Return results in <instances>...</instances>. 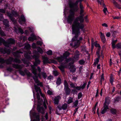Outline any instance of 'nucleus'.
<instances>
[{
	"mask_svg": "<svg viewBox=\"0 0 121 121\" xmlns=\"http://www.w3.org/2000/svg\"><path fill=\"white\" fill-rule=\"evenodd\" d=\"M75 3L71 2L70 1L69 5L71 9L70 11V14L67 18V21L69 23L71 24L73 21L74 19V12L78 9V4L79 1H81L83 0H78Z\"/></svg>",
	"mask_w": 121,
	"mask_h": 121,
	"instance_id": "obj_1",
	"label": "nucleus"
},
{
	"mask_svg": "<svg viewBox=\"0 0 121 121\" xmlns=\"http://www.w3.org/2000/svg\"><path fill=\"white\" fill-rule=\"evenodd\" d=\"M72 34H75L74 37L72 39V43H70L71 46L76 48L78 47L80 45L81 42L78 40V37L80 34V28L79 27H73L72 26Z\"/></svg>",
	"mask_w": 121,
	"mask_h": 121,
	"instance_id": "obj_2",
	"label": "nucleus"
},
{
	"mask_svg": "<svg viewBox=\"0 0 121 121\" xmlns=\"http://www.w3.org/2000/svg\"><path fill=\"white\" fill-rule=\"evenodd\" d=\"M84 12V9H81L80 13L81 15L75 18L73 22L72 26H73V27H79L80 29L83 30L84 27V24L82 23H83L84 21L83 18L84 15L82 14Z\"/></svg>",
	"mask_w": 121,
	"mask_h": 121,
	"instance_id": "obj_3",
	"label": "nucleus"
},
{
	"mask_svg": "<svg viewBox=\"0 0 121 121\" xmlns=\"http://www.w3.org/2000/svg\"><path fill=\"white\" fill-rule=\"evenodd\" d=\"M70 54L69 52L66 51L63 54V56H61V71L62 72L64 71V68L66 67V64L71 59L70 58L68 59L66 58Z\"/></svg>",
	"mask_w": 121,
	"mask_h": 121,
	"instance_id": "obj_4",
	"label": "nucleus"
},
{
	"mask_svg": "<svg viewBox=\"0 0 121 121\" xmlns=\"http://www.w3.org/2000/svg\"><path fill=\"white\" fill-rule=\"evenodd\" d=\"M31 67L32 68V72L34 75V76L33 77V78L35 82L37 84L38 86H39L41 87L43 86V85L42 82H40L38 79V77L37 76V69H36L35 66L33 65H31Z\"/></svg>",
	"mask_w": 121,
	"mask_h": 121,
	"instance_id": "obj_5",
	"label": "nucleus"
},
{
	"mask_svg": "<svg viewBox=\"0 0 121 121\" xmlns=\"http://www.w3.org/2000/svg\"><path fill=\"white\" fill-rule=\"evenodd\" d=\"M7 41L8 42H6L3 39L0 38V45L3 43L5 46L7 48L9 47L11 44H13L15 42L14 40L12 38L8 39Z\"/></svg>",
	"mask_w": 121,
	"mask_h": 121,
	"instance_id": "obj_6",
	"label": "nucleus"
},
{
	"mask_svg": "<svg viewBox=\"0 0 121 121\" xmlns=\"http://www.w3.org/2000/svg\"><path fill=\"white\" fill-rule=\"evenodd\" d=\"M7 13L8 16L10 18L11 20L12 21L15 23L16 22V20L13 18V16L16 17L18 15V13L16 11H12L11 13L9 12H7Z\"/></svg>",
	"mask_w": 121,
	"mask_h": 121,
	"instance_id": "obj_7",
	"label": "nucleus"
},
{
	"mask_svg": "<svg viewBox=\"0 0 121 121\" xmlns=\"http://www.w3.org/2000/svg\"><path fill=\"white\" fill-rule=\"evenodd\" d=\"M97 2L100 5H102L104 8L103 11L104 13L105 14H106V12H108L107 9L105 7V5L104 3V1L103 0H100V1L99 0H96Z\"/></svg>",
	"mask_w": 121,
	"mask_h": 121,
	"instance_id": "obj_8",
	"label": "nucleus"
},
{
	"mask_svg": "<svg viewBox=\"0 0 121 121\" xmlns=\"http://www.w3.org/2000/svg\"><path fill=\"white\" fill-rule=\"evenodd\" d=\"M33 57L35 58V61L34 63V65L35 66H37L39 64L41 61L39 59V56H36V55H34Z\"/></svg>",
	"mask_w": 121,
	"mask_h": 121,
	"instance_id": "obj_9",
	"label": "nucleus"
},
{
	"mask_svg": "<svg viewBox=\"0 0 121 121\" xmlns=\"http://www.w3.org/2000/svg\"><path fill=\"white\" fill-rule=\"evenodd\" d=\"M19 71L20 74L23 76L25 75L26 74L28 77H30L31 75V74L26 69L24 70V72L21 71V69H19Z\"/></svg>",
	"mask_w": 121,
	"mask_h": 121,
	"instance_id": "obj_10",
	"label": "nucleus"
},
{
	"mask_svg": "<svg viewBox=\"0 0 121 121\" xmlns=\"http://www.w3.org/2000/svg\"><path fill=\"white\" fill-rule=\"evenodd\" d=\"M0 51L4 54L6 53L7 54H9L11 50L10 49H8L7 48H0Z\"/></svg>",
	"mask_w": 121,
	"mask_h": 121,
	"instance_id": "obj_11",
	"label": "nucleus"
},
{
	"mask_svg": "<svg viewBox=\"0 0 121 121\" xmlns=\"http://www.w3.org/2000/svg\"><path fill=\"white\" fill-rule=\"evenodd\" d=\"M107 103H104V109L102 110L101 112V113L102 114H103L104 113L107 111V109H108L109 108L108 107V105Z\"/></svg>",
	"mask_w": 121,
	"mask_h": 121,
	"instance_id": "obj_12",
	"label": "nucleus"
},
{
	"mask_svg": "<svg viewBox=\"0 0 121 121\" xmlns=\"http://www.w3.org/2000/svg\"><path fill=\"white\" fill-rule=\"evenodd\" d=\"M73 62H70L69 64V65L70 66L69 69L71 72L72 73L76 71V69L75 68V66L73 65H71V64H73Z\"/></svg>",
	"mask_w": 121,
	"mask_h": 121,
	"instance_id": "obj_13",
	"label": "nucleus"
},
{
	"mask_svg": "<svg viewBox=\"0 0 121 121\" xmlns=\"http://www.w3.org/2000/svg\"><path fill=\"white\" fill-rule=\"evenodd\" d=\"M26 19L25 17L23 15H22L19 20V22L21 24H22V22H26Z\"/></svg>",
	"mask_w": 121,
	"mask_h": 121,
	"instance_id": "obj_14",
	"label": "nucleus"
},
{
	"mask_svg": "<svg viewBox=\"0 0 121 121\" xmlns=\"http://www.w3.org/2000/svg\"><path fill=\"white\" fill-rule=\"evenodd\" d=\"M42 57L44 64L48 63H50V61L47 57L45 56H42Z\"/></svg>",
	"mask_w": 121,
	"mask_h": 121,
	"instance_id": "obj_15",
	"label": "nucleus"
},
{
	"mask_svg": "<svg viewBox=\"0 0 121 121\" xmlns=\"http://www.w3.org/2000/svg\"><path fill=\"white\" fill-rule=\"evenodd\" d=\"M39 92L40 93L41 96L43 98L44 100V101L43 103V105L45 108V109H46L47 107L46 104V102H47V101L45 98V96L42 93L41 91Z\"/></svg>",
	"mask_w": 121,
	"mask_h": 121,
	"instance_id": "obj_16",
	"label": "nucleus"
},
{
	"mask_svg": "<svg viewBox=\"0 0 121 121\" xmlns=\"http://www.w3.org/2000/svg\"><path fill=\"white\" fill-rule=\"evenodd\" d=\"M13 67L15 69H21L23 67L20 65L13 64L12 65Z\"/></svg>",
	"mask_w": 121,
	"mask_h": 121,
	"instance_id": "obj_17",
	"label": "nucleus"
},
{
	"mask_svg": "<svg viewBox=\"0 0 121 121\" xmlns=\"http://www.w3.org/2000/svg\"><path fill=\"white\" fill-rule=\"evenodd\" d=\"M37 110L39 112H40L42 114H43L44 113V109L43 107H40L38 106Z\"/></svg>",
	"mask_w": 121,
	"mask_h": 121,
	"instance_id": "obj_18",
	"label": "nucleus"
},
{
	"mask_svg": "<svg viewBox=\"0 0 121 121\" xmlns=\"http://www.w3.org/2000/svg\"><path fill=\"white\" fill-rule=\"evenodd\" d=\"M79 52L76 51V54L74 56V58L75 60H78L79 59Z\"/></svg>",
	"mask_w": 121,
	"mask_h": 121,
	"instance_id": "obj_19",
	"label": "nucleus"
},
{
	"mask_svg": "<svg viewBox=\"0 0 121 121\" xmlns=\"http://www.w3.org/2000/svg\"><path fill=\"white\" fill-rule=\"evenodd\" d=\"M13 60V58L10 57L9 59H7L5 60V62L7 64L9 65L11 64V62Z\"/></svg>",
	"mask_w": 121,
	"mask_h": 121,
	"instance_id": "obj_20",
	"label": "nucleus"
},
{
	"mask_svg": "<svg viewBox=\"0 0 121 121\" xmlns=\"http://www.w3.org/2000/svg\"><path fill=\"white\" fill-rule=\"evenodd\" d=\"M60 98V97L59 96H57L55 98L54 102L55 104H58L59 102V99Z\"/></svg>",
	"mask_w": 121,
	"mask_h": 121,
	"instance_id": "obj_21",
	"label": "nucleus"
},
{
	"mask_svg": "<svg viewBox=\"0 0 121 121\" xmlns=\"http://www.w3.org/2000/svg\"><path fill=\"white\" fill-rule=\"evenodd\" d=\"M100 34L101 35L100 37L103 43H104L106 42V39L105 38L104 35L102 32H101Z\"/></svg>",
	"mask_w": 121,
	"mask_h": 121,
	"instance_id": "obj_22",
	"label": "nucleus"
},
{
	"mask_svg": "<svg viewBox=\"0 0 121 121\" xmlns=\"http://www.w3.org/2000/svg\"><path fill=\"white\" fill-rule=\"evenodd\" d=\"M23 52L20 51H17L16 52L13 53V54L15 56H16L18 57H19L20 53H22Z\"/></svg>",
	"mask_w": 121,
	"mask_h": 121,
	"instance_id": "obj_23",
	"label": "nucleus"
},
{
	"mask_svg": "<svg viewBox=\"0 0 121 121\" xmlns=\"http://www.w3.org/2000/svg\"><path fill=\"white\" fill-rule=\"evenodd\" d=\"M34 116L36 118V119L34 120L33 121H39L40 120L39 116L38 113H35Z\"/></svg>",
	"mask_w": 121,
	"mask_h": 121,
	"instance_id": "obj_24",
	"label": "nucleus"
},
{
	"mask_svg": "<svg viewBox=\"0 0 121 121\" xmlns=\"http://www.w3.org/2000/svg\"><path fill=\"white\" fill-rule=\"evenodd\" d=\"M64 90L67 95L69 94L71 90L69 87L64 88Z\"/></svg>",
	"mask_w": 121,
	"mask_h": 121,
	"instance_id": "obj_25",
	"label": "nucleus"
},
{
	"mask_svg": "<svg viewBox=\"0 0 121 121\" xmlns=\"http://www.w3.org/2000/svg\"><path fill=\"white\" fill-rule=\"evenodd\" d=\"M37 68L39 72V73L37 74L38 76L41 79L42 78L41 74L40 73L41 71V69L39 66H38Z\"/></svg>",
	"mask_w": 121,
	"mask_h": 121,
	"instance_id": "obj_26",
	"label": "nucleus"
},
{
	"mask_svg": "<svg viewBox=\"0 0 121 121\" xmlns=\"http://www.w3.org/2000/svg\"><path fill=\"white\" fill-rule=\"evenodd\" d=\"M31 53V52L30 51H29L28 53H26L25 54L24 56L27 59H29L30 58V56H29V54H30Z\"/></svg>",
	"mask_w": 121,
	"mask_h": 121,
	"instance_id": "obj_27",
	"label": "nucleus"
},
{
	"mask_svg": "<svg viewBox=\"0 0 121 121\" xmlns=\"http://www.w3.org/2000/svg\"><path fill=\"white\" fill-rule=\"evenodd\" d=\"M117 39L114 40H112V46L113 49H114L116 48V46L115 44L117 42Z\"/></svg>",
	"mask_w": 121,
	"mask_h": 121,
	"instance_id": "obj_28",
	"label": "nucleus"
},
{
	"mask_svg": "<svg viewBox=\"0 0 121 121\" xmlns=\"http://www.w3.org/2000/svg\"><path fill=\"white\" fill-rule=\"evenodd\" d=\"M34 88L36 92H40L41 91L40 88L39 87H38L35 85H34Z\"/></svg>",
	"mask_w": 121,
	"mask_h": 121,
	"instance_id": "obj_29",
	"label": "nucleus"
},
{
	"mask_svg": "<svg viewBox=\"0 0 121 121\" xmlns=\"http://www.w3.org/2000/svg\"><path fill=\"white\" fill-rule=\"evenodd\" d=\"M73 98H72L70 97H69V99L67 102V103L68 104H69L73 102Z\"/></svg>",
	"mask_w": 121,
	"mask_h": 121,
	"instance_id": "obj_30",
	"label": "nucleus"
},
{
	"mask_svg": "<svg viewBox=\"0 0 121 121\" xmlns=\"http://www.w3.org/2000/svg\"><path fill=\"white\" fill-rule=\"evenodd\" d=\"M110 99L109 97H106L105 99V101L104 103H107L108 104H109L110 102Z\"/></svg>",
	"mask_w": 121,
	"mask_h": 121,
	"instance_id": "obj_31",
	"label": "nucleus"
},
{
	"mask_svg": "<svg viewBox=\"0 0 121 121\" xmlns=\"http://www.w3.org/2000/svg\"><path fill=\"white\" fill-rule=\"evenodd\" d=\"M3 22L4 25H5L6 27H8L9 26V21L8 20H4L3 21Z\"/></svg>",
	"mask_w": 121,
	"mask_h": 121,
	"instance_id": "obj_32",
	"label": "nucleus"
},
{
	"mask_svg": "<svg viewBox=\"0 0 121 121\" xmlns=\"http://www.w3.org/2000/svg\"><path fill=\"white\" fill-rule=\"evenodd\" d=\"M113 3L114 5L116 6L117 8L118 9L121 8V7L115 1L113 0Z\"/></svg>",
	"mask_w": 121,
	"mask_h": 121,
	"instance_id": "obj_33",
	"label": "nucleus"
},
{
	"mask_svg": "<svg viewBox=\"0 0 121 121\" xmlns=\"http://www.w3.org/2000/svg\"><path fill=\"white\" fill-rule=\"evenodd\" d=\"M37 50L41 54H42L43 53V50L39 47H37Z\"/></svg>",
	"mask_w": 121,
	"mask_h": 121,
	"instance_id": "obj_34",
	"label": "nucleus"
},
{
	"mask_svg": "<svg viewBox=\"0 0 121 121\" xmlns=\"http://www.w3.org/2000/svg\"><path fill=\"white\" fill-rule=\"evenodd\" d=\"M41 74L43 77L44 79H45L46 78L47 75L46 73L43 72H42Z\"/></svg>",
	"mask_w": 121,
	"mask_h": 121,
	"instance_id": "obj_35",
	"label": "nucleus"
},
{
	"mask_svg": "<svg viewBox=\"0 0 121 121\" xmlns=\"http://www.w3.org/2000/svg\"><path fill=\"white\" fill-rule=\"evenodd\" d=\"M78 100H76L74 103H73V106L74 107H77L78 104Z\"/></svg>",
	"mask_w": 121,
	"mask_h": 121,
	"instance_id": "obj_36",
	"label": "nucleus"
},
{
	"mask_svg": "<svg viewBox=\"0 0 121 121\" xmlns=\"http://www.w3.org/2000/svg\"><path fill=\"white\" fill-rule=\"evenodd\" d=\"M67 104H65L62 105V109L61 108V110H62V109L63 110H65L67 108Z\"/></svg>",
	"mask_w": 121,
	"mask_h": 121,
	"instance_id": "obj_37",
	"label": "nucleus"
},
{
	"mask_svg": "<svg viewBox=\"0 0 121 121\" xmlns=\"http://www.w3.org/2000/svg\"><path fill=\"white\" fill-rule=\"evenodd\" d=\"M111 112L113 114H115L116 113L117 111L116 109H112L111 110Z\"/></svg>",
	"mask_w": 121,
	"mask_h": 121,
	"instance_id": "obj_38",
	"label": "nucleus"
},
{
	"mask_svg": "<svg viewBox=\"0 0 121 121\" xmlns=\"http://www.w3.org/2000/svg\"><path fill=\"white\" fill-rule=\"evenodd\" d=\"M113 77L112 75H111L110 77V83L112 84L113 81Z\"/></svg>",
	"mask_w": 121,
	"mask_h": 121,
	"instance_id": "obj_39",
	"label": "nucleus"
},
{
	"mask_svg": "<svg viewBox=\"0 0 121 121\" xmlns=\"http://www.w3.org/2000/svg\"><path fill=\"white\" fill-rule=\"evenodd\" d=\"M99 62V59L98 58H96V60H95V62H94L93 64L95 66Z\"/></svg>",
	"mask_w": 121,
	"mask_h": 121,
	"instance_id": "obj_40",
	"label": "nucleus"
},
{
	"mask_svg": "<svg viewBox=\"0 0 121 121\" xmlns=\"http://www.w3.org/2000/svg\"><path fill=\"white\" fill-rule=\"evenodd\" d=\"M56 83L58 85H59L60 84V77L58 78L57 80Z\"/></svg>",
	"mask_w": 121,
	"mask_h": 121,
	"instance_id": "obj_41",
	"label": "nucleus"
},
{
	"mask_svg": "<svg viewBox=\"0 0 121 121\" xmlns=\"http://www.w3.org/2000/svg\"><path fill=\"white\" fill-rule=\"evenodd\" d=\"M53 74L55 76H56L58 75L59 74V73L57 71L54 70L53 72Z\"/></svg>",
	"mask_w": 121,
	"mask_h": 121,
	"instance_id": "obj_42",
	"label": "nucleus"
},
{
	"mask_svg": "<svg viewBox=\"0 0 121 121\" xmlns=\"http://www.w3.org/2000/svg\"><path fill=\"white\" fill-rule=\"evenodd\" d=\"M78 62L80 64L82 65L84 64L85 62V61L84 60H79Z\"/></svg>",
	"mask_w": 121,
	"mask_h": 121,
	"instance_id": "obj_43",
	"label": "nucleus"
},
{
	"mask_svg": "<svg viewBox=\"0 0 121 121\" xmlns=\"http://www.w3.org/2000/svg\"><path fill=\"white\" fill-rule=\"evenodd\" d=\"M104 74L103 73L101 75V84L102 82H103L104 80Z\"/></svg>",
	"mask_w": 121,
	"mask_h": 121,
	"instance_id": "obj_44",
	"label": "nucleus"
},
{
	"mask_svg": "<svg viewBox=\"0 0 121 121\" xmlns=\"http://www.w3.org/2000/svg\"><path fill=\"white\" fill-rule=\"evenodd\" d=\"M30 46L29 44H27L26 45L25 47V49H30Z\"/></svg>",
	"mask_w": 121,
	"mask_h": 121,
	"instance_id": "obj_45",
	"label": "nucleus"
},
{
	"mask_svg": "<svg viewBox=\"0 0 121 121\" xmlns=\"http://www.w3.org/2000/svg\"><path fill=\"white\" fill-rule=\"evenodd\" d=\"M14 62L19 63H20L21 62V61L19 60L16 58L14 60Z\"/></svg>",
	"mask_w": 121,
	"mask_h": 121,
	"instance_id": "obj_46",
	"label": "nucleus"
},
{
	"mask_svg": "<svg viewBox=\"0 0 121 121\" xmlns=\"http://www.w3.org/2000/svg\"><path fill=\"white\" fill-rule=\"evenodd\" d=\"M43 43L42 42L40 41H37L36 42V44L37 45L40 46L42 45Z\"/></svg>",
	"mask_w": 121,
	"mask_h": 121,
	"instance_id": "obj_47",
	"label": "nucleus"
},
{
	"mask_svg": "<svg viewBox=\"0 0 121 121\" xmlns=\"http://www.w3.org/2000/svg\"><path fill=\"white\" fill-rule=\"evenodd\" d=\"M47 54L48 55H51L52 54V51L50 50L47 51Z\"/></svg>",
	"mask_w": 121,
	"mask_h": 121,
	"instance_id": "obj_48",
	"label": "nucleus"
},
{
	"mask_svg": "<svg viewBox=\"0 0 121 121\" xmlns=\"http://www.w3.org/2000/svg\"><path fill=\"white\" fill-rule=\"evenodd\" d=\"M64 84L65 86V88L69 87L68 83L66 81H65Z\"/></svg>",
	"mask_w": 121,
	"mask_h": 121,
	"instance_id": "obj_49",
	"label": "nucleus"
},
{
	"mask_svg": "<svg viewBox=\"0 0 121 121\" xmlns=\"http://www.w3.org/2000/svg\"><path fill=\"white\" fill-rule=\"evenodd\" d=\"M47 93L50 95H52L53 94V92L49 90L47 91Z\"/></svg>",
	"mask_w": 121,
	"mask_h": 121,
	"instance_id": "obj_50",
	"label": "nucleus"
},
{
	"mask_svg": "<svg viewBox=\"0 0 121 121\" xmlns=\"http://www.w3.org/2000/svg\"><path fill=\"white\" fill-rule=\"evenodd\" d=\"M5 62V60H4L3 59L0 58V63L3 64Z\"/></svg>",
	"mask_w": 121,
	"mask_h": 121,
	"instance_id": "obj_51",
	"label": "nucleus"
},
{
	"mask_svg": "<svg viewBox=\"0 0 121 121\" xmlns=\"http://www.w3.org/2000/svg\"><path fill=\"white\" fill-rule=\"evenodd\" d=\"M86 84L87 82L84 83L81 86V89H84Z\"/></svg>",
	"mask_w": 121,
	"mask_h": 121,
	"instance_id": "obj_52",
	"label": "nucleus"
},
{
	"mask_svg": "<svg viewBox=\"0 0 121 121\" xmlns=\"http://www.w3.org/2000/svg\"><path fill=\"white\" fill-rule=\"evenodd\" d=\"M116 47L117 48H121V44L120 43H119L117 44L116 46Z\"/></svg>",
	"mask_w": 121,
	"mask_h": 121,
	"instance_id": "obj_53",
	"label": "nucleus"
},
{
	"mask_svg": "<svg viewBox=\"0 0 121 121\" xmlns=\"http://www.w3.org/2000/svg\"><path fill=\"white\" fill-rule=\"evenodd\" d=\"M28 39L29 41H33L34 40H35L36 39H35L34 38L32 37H30L28 38Z\"/></svg>",
	"mask_w": 121,
	"mask_h": 121,
	"instance_id": "obj_54",
	"label": "nucleus"
},
{
	"mask_svg": "<svg viewBox=\"0 0 121 121\" xmlns=\"http://www.w3.org/2000/svg\"><path fill=\"white\" fill-rule=\"evenodd\" d=\"M7 70L11 72L13 70V69L12 68L9 67L7 68Z\"/></svg>",
	"mask_w": 121,
	"mask_h": 121,
	"instance_id": "obj_55",
	"label": "nucleus"
},
{
	"mask_svg": "<svg viewBox=\"0 0 121 121\" xmlns=\"http://www.w3.org/2000/svg\"><path fill=\"white\" fill-rule=\"evenodd\" d=\"M82 94L81 92L79 93L78 95V99H80L82 96Z\"/></svg>",
	"mask_w": 121,
	"mask_h": 121,
	"instance_id": "obj_56",
	"label": "nucleus"
},
{
	"mask_svg": "<svg viewBox=\"0 0 121 121\" xmlns=\"http://www.w3.org/2000/svg\"><path fill=\"white\" fill-rule=\"evenodd\" d=\"M30 36L31 37L35 39H36V37L34 34L32 33L30 35Z\"/></svg>",
	"mask_w": 121,
	"mask_h": 121,
	"instance_id": "obj_57",
	"label": "nucleus"
},
{
	"mask_svg": "<svg viewBox=\"0 0 121 121\" xmlns=\"http://www.w3.org/2000/svg\"><path fill=\"white\" fill-rule=\"evenodd\" d=\"M22 60L23 61L24 63L25 64H29V63L28 61H26L24 59H22Z\"/></svg>",
	"mask_w": 121,
	"mask_h": 121,
	"instance_id": "obj_58",
	"label": "nucleus"
},
{
	"mask_svg": "<svg viewBox=\"0 0 121 121\" xmlns=\"http://www.w3.org/2000/svg\"><path fill=\"white\" fill-rule=\"evenodd\" d=\"M81 49L82 50L84 51V52H85L86 51V49L85 47H81Z\"/></svg>",
	"mask_w": 121,
	"mask_h": 121,
	"instance_id": "obj_59",
	"label": "nucleus"
},
{
	"mask_svg": "<svg viewBox=\"0 0 121 121\" xmlns=\"http://www.w3.org/2000/svg\"><path fill=\"white\" fill-rule=\"evenodd\" d=\"M18 30L22 34L23 33V31L22 29L20 28H19L18 29Z\"/></svg>",
	"mask_w": 121,
	"mask_h": 121,
	"instance_id": "obj_60",
	"label": "nucleus"
},
{
	"mask_svg": "<svg viewBox=\"0 0 121 121\" xmlns=\"http://www.w3.org/2000/svg\"><path fill=\"white\" fill-rule=\"evenodd\" d=\"M60 107L58 106L56 108L57 112H59L60 111Z\"/></svg>",
	"mask_w": 121,
	"mask_h": 121,
	"instance_id": "obj_61",
	"label": "nucleus"
},
{
	"mask_svg": "<svg viewBox=\"0 0 121 121\" xmlns=\"http://www.w3.org/2000/svg\"><path fill=\"white\" fill-rule=\"evenodd\" d=\"M53 78L52 76L50 75L48 77V80H51Z\"/></svg>",
	"mask_w": 121,
	"mask_h": 121,
	"instance_id": "obj_62",
	"label": "nucleus"
},
{
	"mask_svg": "<svg viewBox=\"0 0 121 121\" xmlns=\"http://www.w3.org/2000/svg\"><path fill=\"white\" fill-rule=\"evenodd\" d=\"M32 47L33 48H36L35 44V43H33L32 45Z\"/></svg>",
	"mask_w": 121,
	"mask_h": 121,
	"instance_id": "obj_63",
	"label": "nucleus"
},
{
	"mask_svg": "<svg viewBox=\"0 0 121 121\" xmlns=\"http://www.w3.org/2000/svg\"><path fill=\"white\" fill-rule=\"evenodd\" d=\"M111 35V34L109 32H108L106 34V36L107 37H109Z\"/></svg>",
	"mask_w": 121,
	"mask_h": 121,
	"instance_id": "obj_64",
	"label": "nucleus"
}]
</instances>
